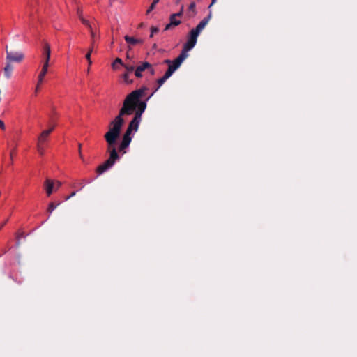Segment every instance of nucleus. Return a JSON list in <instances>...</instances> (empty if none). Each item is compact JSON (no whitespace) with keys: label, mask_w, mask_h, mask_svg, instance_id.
Returning <instances> with one entry per match:
<instances>
[{"label":"nucleus","mask_w":357,"mask_h":357,"mask_svg":"<svg viewBox=\"0 0 357 357\" xmlns=\"http://www.w3.org/2000/svg\"><path fill=\"white\" fill-rule=\"evenodd\" d=\"M176 17L174 14H172L169 17L170 23L173 26H178L181 23V20H176Z\"/></svg>","instance_id":"f3484780"},{"label":"nucleus","mask_w":357,"mask_h":357,"mask_svg":"<svg viewBox=\"0 0 357 357\" xmlns=\"http://www.w3.org/2000/svg\"><path fill=\"white\" fill-rule=\"evenodd\" d=\"M198 36L199 35L197 33L191 30L188 36L187 42L183 45V47L187 50H192L197 43Z\"/></svg>","instance_id":"39448f33"},{"label":"nucleus","mask_w":357,"mask_h":357,"mask_svg":"<svg viewBox=\"0 0 357 357\" xmlns=\"http://www.w3.org/2000/svg\"><path fill=\"white\" fill-rule=\"evenodd\" d=\"M56 112L55 111H53L52 115H51L50 116V122H54V116H56Z\"/></svg>","instance_id":"473e14b6"},{"label":"nucleus","mask_w":357,"mask_h":357,"mask_svg":"<svg viewBox=\"0 0 357 357\" xmlns=\"http://www.w3.org/2000/svg\"><path fill=\"white\" fill-rule=\"evenodd\" d=\"M126 57H127L128 59H129V58H130V56H129V54H128V53H127V54H126Z\"/></svg>","instance_id":"c03bdc74"},{"label":"nucleus","mask_w":357,"mask_h":357,"mask_svg":"<svg viewBox=\"0 0 357 357\" xmlns=\"http://www.w3.org/2000/svg\"><path fill=\"white\" fill-rule=\"evenodd\" d=\"M79 186H81V188H83L84 187V185L79 184Z\"/></svg>","instance_id":"49530a36"},{"label":"nucleus","mask_w":357,"mask_h":357,"mask_svg":"<svg viewBox=\"0 0 357 357\" xmlns=\"http://www.w3.org/2000/svg\"><path fill=\"white\" fill-rule=\"evenodd\" d=\"M93 47H91L88 51V52L86 53L85 57L86 59V60L88 61L89 62V66L91 65L92 63V61L91 60V53L93 52Z\"/></svg>","instance_id":"4be33fe9"},{"label":"nucleus","mask_w":357,"mask_h":357,"mask_svg":"<svg viewBox=\"0 0 357 357\" xmlns=\"http://www.w3.org/2000/svg\"><path fill=\"white\" fill-rule=\"evenodd\" d=\"M183 9H184V7H183V6H182L180 11L176 13H174V15H175L176 17H181L183 14Z\"/></svg>","instance_id":"c85d7f7f"},{"label":"nucleus","mask_w":357,"mask_h":357,"mask_svg":"<svg viewBox=\"0 0 357 357\" xmlns=\"http://www.w3.org/2000/svg\"><path fill=\"white\" fill-rule=\"evenodd\" d=\"M159 31V29L156 26H151V35L150 37L152 38L153 36V34L155 33H158Z\"/></svg>","instance_id":"bb28decb"},{"label":"nucleus","mask_w":357,"mask_h":357,"mask_svg":"<svg viewBox=\"0 0 357 357\" xmlns=\"http://www.w3.org/2000/svg\"><path fill=\"white\" fill-rule=\"evenodd\" d=\"M148 89L144 86L139 89L132 91L127 96L123 101V107L119 111V114L116 117H120L122 120L123 116L131 115L135 112V116L130 122L126 131L131 132L137 131L139 123L142 119V114L145 111L146 103L142 101L140 98L144 95L145 91Z\"/></svg>","instance_id":"f257e3e1"},{"label":"nucleus","mask_w":357,"mask_h":357,"mask_svg":"<svg viewBox=\"0 0 357 357\" xmlns=\"http://www.w3.org/2000/svg\"><path fill=\"white\" fill-rule=\"evenodd\" d=\"M196 14H197L196 4L195 2H192L188 6V11H187V16L188 18H192V17H195L196 15Z\"/></svg>","instance_id":"f8f14e48"},{"label":"nucleus","mask_w":357,"mask_h":357,"mask_svg":"<svg viewBox=\"0 0 357 357\" xmlns=\"http://www.w3.org/2000/svg\"><path fill=\"white\" fill-rule=\"evenodd\" d=\"M76 195V192H73L69 196H68L66 198V200H68L69 199L70 197L75 196Z\"/></svg>","instance_id":"4c0bfd02"},{"label":"nucleus","mask_w":357,"mask_h":357,"mask_svg":"<svg viewBox=\"0 0 357 357\" xmlns=\"http://www.w3.org/2000/svg\"><path fill=\"white\" fill-rule=\"evenodd\" d=\"M45 189L47 196H50L53 192L54 183L52 180L47 178L44 183Z\"/></svg>","instance_id":"1a4fd4ad"},{"label":"nucleus","mask_w":357,"mask_h":357,"mask_svg":"<svg viewBox=\"0 0 357 357\" xmlns=\"http://www.w3.org/2000/svg\"><path fill=\"white\" fill-rule=\"evenodd\" d=\"M121 65L123 66L124 63H123V61L120 58H116L114 62L112 63V68H113V70H116L118 68L117 66L116 65Z\"/></svg>","instance_id":"a211bd4d"},{"label":"nucleus","mask_w":357,"mask_h":357,"mask_svg":"<svg viewBox=\"0 0 357 357\" xmlns=\"http://www.w3.org/2000/svg\"><path fill=\"white\" fill-rule=\"evenodd\" d=\"M131 134H132L131 132L126 131V132L124 133V135L123 136L122 141L120 143L119 148H118L119 151L122 152V154L126 153L125 149L127 147H128V146L130 145V144L131 142V140H132Z\"/></svg>","instance_id":"20e7f679"},{"label":"nucleus","mask_w":357,"mask_h":357,"mask_svg":"<svg viewBox=\"0 0 357 357\" xmlns=\"http://www.w3.org/2000/svg\"><path fill=\"white\" fill-rule=\"evenodd\" d=\"M215 2H216V0H212L211 3L208 6V8H210Z\"/></svg>","instance_id":"ea45409f"},{"label":"nucleus","mask_w":357,"mask_h":357,"mask_svg":"<svg viewBox=\"0 0 357 357\" xmlns=\"http://www.w3.org/2000/svg\"><path fill=\"white\" fill-rule=\"evenodd\" d=\"M123 67L126 70V72L129 73H132L135 70V67L133 66H129V65L124 64Z\"/></svg>","instance_id":"b1692460"},{"label":"nucleus","mask_w":357,"mask_h":357,"mask_svg":"<svg viewBox=\"0 0 357 357\" xmlns=\"http://www.w3.org/2000/svg\"><path fill=\"white\" fill-rule=\"evenodd\" d=\"M174 61L175 62L176 64H177L178 66H180L181 65V63H183L182 61H181L178 57H177L176 59L174 60Z\"/></svg>","instance_id":"72a5a7b5"},{"label":"nucleus","mask_w":357,"mask_h":357,"mask_svg":"<svg viewBox=\"0 0 357 357\" xmlns=\"http://www.w3.org/2000/svg\"><path fill=\"white\" fill-rule=\"evenodd\" d=\"M211 17V13H210L208 15L204 18L196 26L195 29H192L194 32L199 35L201 31L206 27V26L208 24L210 19Z\"/></svg>","instance_id":"0eeeda50"},{"label":"nucleus","mask_w":357,"mask_h":357,"mask_svg":"<svg viewBox=\"0 0 357 357\" xmlns=\"http://www.w3.org/2000/svg\"><path fill=\"white\" fill-rule=\"evenodd\" d=\"M155 7L154 3H151L148 10H146V14L150 13Z\"/></svg>","instance_id":"c756f323"},{"label":"nucleus","mask_w":357,"mask_h":357,"mask_svg":"<svg viewBox=\"0 0 357 357\" xmlns=\"http://www.w3.org/2000/svg\"><path fill=\"white\" fill-rule=\"evenodd\" d=\"M124 38L127 43L132 45L140 44V43H142V42H143V40L141 39H136L134 37H131L129 36H126L124 37Z\"/></svg>","instance_id":"4468645a"},{"label":"nucleus","mask_w":357,"mask_h":357,"mask_svg":"<svg viewBox=\"0 0 357 357\" xmlns=\"http://www.w3.org/2000/svg\"><path fill=\"white\" fill-rule=\"evenodd\" d=\"M165 63L169 64L168 68L172 69L174 73L180 67L174 61L172 62L170 60H165Z\"/></svg>","instance_id":"dca6fc26"},{"label":"nucleus","mask_w":357,"mask_h":357,"mask_svg":"<svg viewBox=\"0 0 357 357\" xmlns=\"http://www.w3.org/2000/svg\"><path fill=\"white\" fill-rule=\"evenodd\" d=\"M54 125H53L52 127H50L49 129H47V130H51V132L54 130Z\"/></svg>","instance_id":"a19ab883"},{"label":"nucleus","mask_w":357,"mask_h":357,"mask_svg":"<svg viewBox=\"0 0 357 357\" xmlns=\"http://www.w3.org/2000/svg\"><path fill=\"white\" fill-rule=\"evenodd\" d=\"M91 38H92V41H91V47H93V49L94 48V45H95V33L93 30H91Z\"/></svg>","instance_id":"cd10ccee"},{"label":"nucleus","mask_w":357,"mask_h":357,"mask_svg":"<svg viewBox=\"0 0 357 357\" xmlns=\"http://www.w3.org/2000/svg\"><path fill=\"white\" fill-rule=\"evenodd\" d=\"M43 145V144L37 143V149L40 155H43L44 153V148Z\"/></svg>","instance_id":"a878e982"},{"label":"nucleus","mask_w":357,"mask_h":357,"mask_svg":"<svg viewBox=\"0 0 357 357\" xmlns=\"http://www.w3.org/2000/svg\"><path fill=\"white\" fill-rule=\"evenodd\" d=\"M160 0H153L152 3H154L155 5H156L158 2H159Z\"/></svg>","instance_id":"79ce46f5"},{"label":"nucleus","mask_w":357,"mask_h":357,"mask_svg":"<svg viewBox=\"0 0 357 357\" xmlns=\"http://www.w3.org/2000/svg\"><path fill=\"white\" fill-rule=\"evenodd\" d=\"M47 71L45 69H42L38 77V83L36 86L35 93H37L40 89V85L43 83V78L47 74Z\"/></svg>","instance_id":"9b49d317"},{"label":"nucleus","mask_w":357,"mask_h":357,"mask_svg":"<svg viewBox=\"0 0 357 357\" xmlns=\"http://www.w3.org/2000/svg\"><path fill=\"white\" fill-rule=\"evenodd\" d=\"M79 20L82 21V22L84 25H86V26L89 29L90 32L91 31V30H93V29H92V27H91V24H90V23H89V22L88 20H85V19L83 17V16H81V15H80V16H79Z\"/></svg>","instance_id":"5701e85b"},{"label":"nucleus","mask_w":357,"mask_h":357,"mask_svg":"<svg viewBox=\"0 0 357 357\" xmlns=\"http://www.w3.org/2000/svg\"><path fill=\"white\" fill-rule=\"evenodd\" d=\"M124 123L120 116L110 122L109 130L105 134L104 138L107 142V151L109 157L102 165L98 167L97 172L102 174L103 172L111 168L116 160L119 159L116 150V143L121 134V128Z\"/></svg>","instance_id":"f03ea898"},{"label":"nucleus","mask_w":357,"mask_h":357,"mask_svg":"<svg viewBox=\"0 0 357 357\" xmlns=\"http://www.w3.org/2000/svg\"><path fill=\"white\" fill-rule=\"evenodd\" d=\"M173 26L172 24H171V23L169 22V24H167L165 27V31H167L169 29H170Z\"/></svg>","instance_id":"c9c22d12"},{"label":"nucleus","mask_w":357,"mask_h":357,"mask_svg":"<svg viewBox=\"0 0 357 357\" xmlns=\"http://www.w3.org/2000/svg\"><path fill=\"white\" fill-rule=\"evenodd\" d=\"M0 128L1 130H5V128H6L4 123L1 119H0Z\"/></svg>","instance_id":"e433bc0d"},{"label":"nucleus","mask_w":357,"mask_h":357,"mask_svg":"<svg viewBox=\"0 0 357 357\" xmlns=\"http://www.w3.org/2000/svg\"><path fill=\"white\" fill-rule=\"evenodd\" d=\"M188 51L189 50H187L185 47H183V50H182L181 54L178 56V59L181 61H183L188 57Z\"/></svg>","instance_id":"6ab92c4d"},{"label":"nucleus","mask_w":357,"mask_h":357,"mask_svg":"<svg viewBox=\"0 0 357 357\" xmlns=\"http://www.w3.org/2000/svg\"><path fill=\"white\" fill-rule=\"evenodd\" d=\"M13 70V66L12 64L7 61L6 66L4 67L3 72L4 76L8 79L11 77L12 72Z\"/></svg>","instance_id":"ddd939ff"},{"label":"nucleus","mask_w":357,"mask_h":357,"mask_svg":"<svg viewBox=\"0 0 357 357\" xmlns=\"http://www.w3.org/2000/svg\"><path fill=\"white\" fill-rule=\"evenodd\" d=\"M77 15H78V17H79V16H82V11L80 10L79 9H78L77 10Z\"/></svg>","instance_id":"58836bf2"},{"label":"nucleus","mask_w":357,"mask_h":357,"mask_svg":"<svg viewBox=\"0 0 357 357\" xmlns=\"http://www.w3.org/2000/svg\"><path fill=\"white\" fill-rule=\"evenodd\" d=\"M167 80L166 77L162 76L161 78L157 80V89H154L152 93L148 97L147 100L149 99L160 88V86Z\"/></svg>","instance_id":"2eb2a0df"},{"label":"nucleus","mask_w":357,"mask_h":357,"mask_svg":"<svg viewBox=\"0 0 357 357\" xmlns=\"http://www.w3.org/2000/svg\"><path fill=\"white\" fill-rule=\"evenodd\" d=\"M81 149H82V144H78V151H79V155L80 158H81L82 160H84V157H83V155H82V153Z\"/></svg>","instance_id":"7c9ffc66"},{"label":"nucleus","mask_w":357,"mask_h":357,"mask_svg":"<svg viewBox=\"0 0 357 357\" xmlns=\"http://www.w3.org/2000/svg\"><path fill=\"white\" fill-rule=\"evenodd\" d=\"M13 154H14V151H12L10 152V159H11V160H13Z\"/></svg>","instance_id":"37998d69"},{"label":"nucleus","mask_w":357,"mask_h":357,"mask_svg":"<svg viewBox=\"0 0 357 357\" xmlns=\"http://www.w3.org/2000/svg\"><path fill=\"white\" fill-rule=\"evenodd\" d=\"M173 73H174L173 70L168 68L167 70L165 72V73L163 76L168 79L172 76V75Z\"/></svg>","instance_id":"393cba45"},{"label":"nucleus","mask_w":357,"mask_h":357,"mask_svg":"<svg viewBox=\"0 0 357 357\" xmlns=\"http://www.w3.org/2000/svg\"><path fill=\"white\" fill-rule=\"evenodd\" d=\"M50 134L51 130H43L38 137V143L43 144L47 141Z\"/></svg>","instance_id":"9d476101"},{"label":"nucleus","mask_w":357,"mask_h":357,"mask_svg":"<svg viewBox=\"0 0 357 357\" xmlns=\"http://www.w3.org/2000/svg\"><path fill=\"white\" fill-rule=\"evenodd\" d=\"M24 55L22 52L8 51L6 50V61L9 63H20L23 61Z\"/></svg>","instance_id":"7ed1b4c3"},{"label":"nucleus","mask_w":357,"mask_h":357,"mask_svg":"<svg viewBox=\"0 0 357 357\" xmlns=\"http://www.w3.org/2000/svg\"><path fill=\"white\" fill-rule=\"evenodd\" d=\"M129 75H130V73H129L126 72V73L123 75V76H122L123 81H124L126 84H131V83H132V82H133V80H132V79H130L129 78Z\"/></svg>","instance_id":"412c9836"},{"label":"nucleus","mask_w":357,"mask_h":357,"mask_svg":"<svg viewBox=\"0 0 357 357\" xmlns=\"http://www.w3.org/2000/svg\"><path fill=\"white\" fill-rule=\"evenodd\" d=\"M60 204L59 202L57 204H54V202H50L47 208V212L51 214L53 211Z\"/></svg>","instance_id":"aec40b11"},{"label":"nucleus","mask_w":357,"mask_h":357,"mask_svg":"<svg viewBox=\"0 0 357 357\" xmlns=\"http://www.w3.org/2000/svg\"><path fill=\"white\" fill-rule=\"evenodd\" d=\"M79 186H81V188H83L84 187V185L79 184Z\"/></svg>","instance_id":"a18cd8bd"},{"label":"nucleus","mask_w":357,"mask_h":357,"mask_svg":"<svg viewBox=\"0 0 357 357\" xmlns=\"http://www.w3.org/2000/svg\"><path fill=\"white\" fill-rule=\"evenodd\" d=\"M147 68H151V63L147 61L142 62L135 68V75L138 78L142 77V72L145 71Z\"/></svg>","instance_id":"6e6552de"},{"label":"nucleus","mask_w":357,"mask_h":357,"mask_svg":"<svg viewBox=\"0 0 357 357\" xmlns=\"http://www.w3.org/2000/svg\"><path fill=\"white\" fill-rule=\"evenodd\" d=\"M50 54H51V50L50 46L48 43H45L43 47V55L45 58V61L43 66L42 69H45L47 71L48 66H49V61L50 59Z\"/></svg>","instance_id":"423d86ee"},{"label":"nucleus","mask_w":357,"mask_h":357,"mask_svg":"<svg viewBox=\"0 0 357 357\" xmlns=\"http://www.w3.org/2000/svg\"><path fill=\"white\" fill-rule=\"evenodd\" d=\"M146 70H149V73L151 75H153L155 74V70L153 68L151 65V68H147Z\"/></svg>","instance_id":"2f4dec72"},{"label":"nucleus","mask_w":357,"mask_h":357,"mask_svg":"<svg viewBox=\"0 0 357 357\" xmlns=\"http://www.w3.org/2000/svg\"><path fill=\"white\" fill-rule=\"evenodd\" d=\"M61 185H62L61 182H60V181H57L56 182V188H55V190H58V189L61 186Z\"/></svg>","instance_id":"f704fd0d"}]
</instances>
